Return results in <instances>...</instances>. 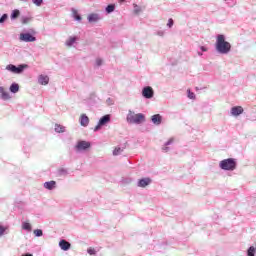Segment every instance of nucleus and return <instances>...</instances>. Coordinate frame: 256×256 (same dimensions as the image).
Masks as SVG:
<instances>
[{"mask_svg":"<svg viewBox=\"0 0 256 256\" xmlns=\"http://www.w3.org/2000/svg\"><path fill=\"white\" fill-rule=\"evenodd\" d=\"M1 91H3V87L0 86V93H1Z\"/></svg>","mask_w":256,"mask_h":256,"instance_id":"44","label":"nucleus"},{"mask_svg":"<svg viewBox=\"0 0 256 256\" xmlns=\"http://www.w3.org/2000/svg\"><path fill=\"white\" fill-rule=\"evenodd\" d=\"M21 15V12L19 10H14L11 14V19H17Z\"/></svg>","mask_w":256,"mask_h":256,"instance_id":"29","label":"nucleus"},{"mask_svg":"<svg viewBox=\"0 0 256 256\" xmlns=\"http://www.w3.org/2000/svg\"><path fill=\"white\" fill-rule=\"evenodd\" d=\"M166 30H157L156 35L158 37H165Z\"/></svg>","mask_w":256,"mask_h":256,"instance_id":"33","label":"nucleus"},{"mask_svg":"<svg viewBox=\"0 0 256 256\" xmlns=\"http://www.w3.org/2000/svg\"><path fill=\"white\" fill-rule=\"evenodd\" d=\"M56 185H57V182H55V181H53V180L44 183L45 189H48L49 191L55 189Z\"/></svg>","mask_w":256,"mask_h":256,"instance_id":"15","label":"nucleus"},{"mask_svg":"<svg viewBox=\"0 0 256 256\" xmlns=\"http://www.w3.org/2000/svg\"><path fill=\"white\" fill-rule=\"evenodd\" d=\"M22 229L25 231H31V224L29 222H23Z\"/></svg>","mask_w":256,"mask_h":256,"instance_id":"27","label":"nucleus"},{"mask_svg":"<svg viewBox=\"0 0 256 256\" xmlns=\"http://www.w3.org/2000/svg\"><path fill=\"white\" fill-rule=\"evenodd\" d=\"M11 93H17L19 91V84L14 83L10 86Z\"/></svg>","mask_w":256,"mask_h":256,"instance_id":"23","label":"nucleus"},{"mask_svg":"<svg viewBox=\"0 0 256 256\" xmlns=\"http://www.w3.org/2000/svg\"><path fill=\"white\" fill-rule=\"evenodd\" d=\"M154 94H155V92H154V88H152V86H144L142 88L143 98L151 99V98H153Z\"/></svg>","mask_w":256,"mask_h":256,"instance_id":"5","label":"nucleus"},{"mask_svg":"<svg viewBox=\"0 0 256 256\" xmlns=\"http://www.w3.org/2000/svg\"><path fill=\"white\" fill-rule=\"evenodd\" d=\"M9 230V226H3L0 224V237H3L5 235V231Z\"/></svg>","mask_w":256,"mask_h":256,"instance_id":"24","label":"nucleus"},{"mask_svg":"<svg viewBox=\"0 0 256 256\" xmlns=\"http://www.w3.org/2000/svg\"><path fill=\"white\" fill-rule=\"evenodd\" d=\"M91 147V143L88 141H79L75 146L76 151H87Z\"/></svg>","mask_w":256,"mask_h":256,"instance_id":"7","label":"nucleus"},{"mask_svg":"<svg viewBox=\"0 0 256 256\" xmlns=\"http://www.w3.org/2000/svg\"><path fill=\"white\" fill-rule=\"evenodd\" d=\"M34 235H35L36 237H41V236H43V230H41V229H36V230H34Z\"/></svg>","mask_w":256,"mask_h":256,"instance_id":"31","label":"nucleus"},{"mask_svg":"<svg viewBox=\"0 0 256 256\" xmlns=\"http://www.w3.org/2000/svg\"><path fill=\"white\" fill-rule=\"evenodd\" d=\"M102 64H103L102 58H99V57H98V67L101 66Z\"/></svg>","mask_w":256,"mask_h":256,"instance_id":"41","label":"nucleus"},{"mask_svg":"<svg viewBox=\"0 0 256 256\" xmlns=\"http://www.w3.org/2000/svg\"><path fill=\"white\" fill-rule=\"evenodd\" d=\"M88 253H89V255H95V250H94V248H88Z\"/></svg>","mask_w":256,"mask_h":256,"instance_id":"39","label":"nucleus"},{"mask_svg":"<svg viewBox=\"0 0 256 256\" xmlns=\"http://www.w3.org/2000/svg\"><path fill=\"white\" fill-rule=\"evenodd\" d=\"M243 112L244 108L242 106H233L231 108V116H240Z\"/></svg>","mask_w":256,"mask_h":256,"instance_id":"9","label":"nucleus"},{"mask_svg":"<svg viewBox=\"0 0 256 256\" xmlns=\"http://www.w3.org/2000/svg\"><path fill=\"white\" fill-rule=\"evenodd\" d=\"M247 256H256V245L255 247L254 245L249 247V249L247 250Z\"/></svg>","mask_w":256,"mask_h":256,"instance_id":"20","label":"nucleus"},{"mask_svg":"<svg viewBox=\"0 0 256 256\" xmlns=\"http://www.w3.org/2000/svg\"><path fill=\"white\" fill-rule=\"evenodd\" d=\"M173 25H174L173 19H168V22H167L168 29H172Z\"/></svg>","mask_w":256,"mask_h":256,"instance_id":"34","label":"nucleus"},{"mask_svg":"<svg viewBox=\"0 0 256 256\" xmlns=\"http://www.w3.org/2000/svg\"><path fill=\"white\" fill-rule=\"evenodd\" d=\"M22 256H33V254H24Z\"/></svg>","mask_w":256,"mask_h":256,"instance_id":"43","label":"nucleus"},{"mask_svg":"<svg viewBox=\"0 0 256 256\" xmlns=\"http://www.w3.org/2000/svg\"><path fill=\"white\" fill-rule=\"evenodd\" d=\"M77 37L76 36H70L67 40H66V46L67 47H73V45H75V43H77Z\"/></svg>","mask_w":256,"mask_h":256,"instance_id":"14","label":"nucleus"},{"mask_svg":"<svg viewBox=\"0 0 256 256\" xmlns=\"http://www.w3.org/2000/svg\"><path fill=\"white\" fill-rule=\"evenodd\" d=\"M219 167H221V169H225V171H234V169L237 167V160H235V158L221 160Z\"/></svg>","mask_w":256,"mask_h":256,"instance_id":"3","label":"nucleus"},{"mask_svg":"<svg viewBox=\"0 0 256 256\" xmlns=\"http://www.w3.org/2000/svg\"><path fill=\"white\" fill-rule=\"evenodd\" d=\"M187 95H188V98H190L191 100H195L196 98L195 92H192L190 89L187 90Z\"/></svg>","mask_w":256,"mask_h":256,"instance_id":"28","label":"nucleus"},{"mask_svg":"<svg viewBox=\"0 0 256 256\" xmlns=\"http://www.w3.org/2000/svg\"><path fill=\"white\" fill-rule=\"evenodd\" d=\"M7 14H4L1 18H0V23H5V21H7Z\"/></svg>","mask_w":256,"mask_h":256,"instance_id":"38","label":"nucleus"},{"mask_svg":"<svg viewBox=\"0 0 256 256\" xmlns=\"http://www.w3.org/2000/svg\"><path fill=\"white\" fill-rule=\"evenodd\" d=\"M0 93H1V99H3L4 101L11 99L9 92L5 91V89H2Z\"/></svg>","mask_w":256,"mask_h":256,"instance_id":"17","label":"nucleus"},{"mask_svg":"<svg viewBox=\"0 0 256 256\" xmlns=\"http://www.w3.org/2000/svg\"><path fill=\"white\" fill-rule=\"evenodd\" d=\"M7 71H11V73H15L19 75L20 73H23L25 69H27V65H19L18 67L10 64L6 66Z\"/></svg>","mask_w":256,"mask_h":256,"instance_id":"4","label":"nucleus"},{"mask_svg":"<svg viewBox=\"0 0 256 256\" xmlns=\"http://www.w3.org/2000/svg\"><path fill=\"white\" fill-rule=\"evenodd\" d=\"M80 125H82V127H87L89 125V117H87V115L82 114L80 116Z\"/></svg>","mask_w":256,"mask_h":256,"instance_id":"13","label":"nucleus"},{"mask_svg":"<svg viewBox=\"0 0 256 256\" xmlns=\"http://www.w3.org/2000/svg\"><path fill=\"white\" fill-rule=\"evenodd\" d=\"M126 120L128 124H142V122H145L146 116L142 113L135 114L133 110H129Z\"/></svg>","mask_w":256,"mask_h":256,"instance_id":"2","label":"nucleus"},{"mask_svg":"<svg viewBox=\"0 0 256 256\" xmlns=\"http://www.w3.org/2000/svg\"><path fill=\"white\" fill-rule=\"evenodd\" d=\"M150 183H152L151 178H141L138 179L137 185L138 187H147V185H150Z\"/></svg>","mask_w":256,"mask_h":256,"instance_id":"10","label":"nucleus"},{"mask_svg":"<svg viewBox=\"0 0 256 256\" xmlns=\"http://www.w3.org/2000/svg\"><path fill=\"white\" fill-rule=\"evenodd\" d=\"M38 83L40 85H48L49 84V76L40 75L38 79Z\"/></svg>","mask_w":256,"mask_h":256,"instance_id":"16","label":"nucleus"},{"mask_svg":"<svg viewBox=\"0 0 256 256\" xmlns=\"http://www.w3.org/2000/svg\"><path fill=\"white\" fill-rule=\"evenodd\" d=\"M115 9H116V5L114 4L107 5L106 13L111 14L115 11Z\"/></svg>","mask_w":256,"mask_h":256,"instance_id":"22","label":"nucleus"},{"mask_svg":"<svg viewBox=\"0 0 256 256\" xmlns=\"http://www.w3.org/2000/svg\"><path fill=\"white\" fill-rule=\"evenodd\" d=\"M72 17L75 19V21H81V15H79V12L73 8L72 9Z\"/></svg>","mask_w":256,"mask_h":256,"instance_id":"19","label":"nucleus"},{"mask_svg":"<svg viewBox=\"0 0 256 256\" xmlns=\"http://www.w3.org/2000/svg\"><path fill=\"white\" fill-rule=\"evenodd\" d=\"M106 102H107L108 106H112L114 104L113 98H107Z\"/></svg>","mask_w":256,"mask_h":256,"instance_id":"37","label":"nucleus"},{"mask_svg":"<svg viewBox=\"0 0 256 256\" xmlns=\"http://www.w3.org/2000/svg\"><path fill=\"white\" fill-rule=\"evenodd\" d=\"M199 56H203V51H198Z\"/></svg>","mask_w":256,"mask_h":256,"instance_id":"42","label":"nucleus"},{"mask_svg":"<svg viewBox=\"0 0 256 256\" xmlns=\"http://www.w3.org/2000/svg\"><path fill=\"white\" fill-rule=\"evenodd\" d=\"M151 121L153 122V124H155L156 126H160V124H162V116L161 114H154L151 117Z\"/></svg>","mask_w":256,"mask_h":256,"instance_id":"12","label":"nucleus"},{"mask_svg":"<svg viewBox=\"0 0 256 256\" xmlns=\"http://www.w3.org/2000/svg\"><path fill=\"white\" fill-rule=\"evenodd\" d=\"M59 247L62 251H69V249H71V243L67 242V240H61L59 242Z\"/></svg>","mask_w":256,"mask_h":256,"instance_id":"11","label":"nucleus"},{"mask_svg":"<svg viewBox=\"0 0 256 256\" xmlns=\"http://www.w3.org/2000/svg\"><path fill=\"white\" fill-rule=\"evenodd\" d=\"M88 21L89 23H95V21H97V14H90L88 16Z\"/></svg>","mask_w":256,"mask_h":256,"instance_id":"26","label":"nucleus"},{"mask_svg":"<svg viewBox=\"0 0 256 256\" xmlns=\"http://www.w3.org/2000/svg\"><path fill=\"white\" fill-rule=\"evenodd\" d=\"M174 142V138H170L166 144L164 145V148H162V150H164V152H169L170 148L169 146H171V144H173Z\"/></svg>","mask_w":256,"mask_h":256,"instance_id":"18","label":"nucleus"},{"mask_svg":"<svg viewBox=\"0 0 256 256\" xmlns=\"http://www.w3.org/2000/svg\"><path fill=\"white\" fill-rule=\"evenodd\" d=\"M20 41H25V43H33L34 41H37V38L30 33H22L20 34Z\"/></svg>","mask_w":256,"mask_h":256,"instance_id":"8","label":"nucleus"},{"mask_svg":"<svg viewBox=\"0 0 256 256\" xmlns=\"http://www.w3.org/2000/svg\"><path fill=\"white\" fill-rule=\"evenodd\" d=\"M58 175H67V170L65 168H59L57 170Z\"/></svg>","mask_w":256,"mask_h":256,"instance_id":"30","label":"nucleus"},{"mask_svg":"<svg viewBox=\"0 0 256 256\" xmlns=\"http://www.w3.org/2000/svg\"><path fill=\"white\" fill-rule=\"evenodd\" d=\"M232 49V44L229 42L225 34H217L215 42V50L219 54H229Z\"/></svg>","mask_w":256,"mask_h":256,"instance_id":"1","label":"nucleus"},{"mask_svg":"<svg viewBox=\"0 0 256 256\" xmlns=\"http://www.w3.org/2000/svg\"><path fill=\"white\" fill-rule=\"evenodd\" d=\"M55 132L56 133H65V127L59 124H55Z\"/></svg>","mask_w":256,"mask_h":256,"instance_id":"21","label":"nucleus"},{"mask_svg":"<svg viewBox=\"0 0 256 256\" xmlns=\"http://www.w3.org/2000/svg\"><path fill=\"white\" fill-rule=\"evenodd\" d=\"M122 152H124V148H115V150L113 151V156H120V154H122Z\"/></svg>","mask_w":256,"mask_h":256,"instance_id":"25","label":"nucleus"},{"mask_svg":"<svg viewBox=\"0 0 256 256\" xmlns=\"http://www.w3.org/2000/svg\"><path fill=\"white\" fill-rule=\"evenodd\" d=\"M200 50L203 52H207L208 48L207 46H200Z\"/></svg>","mask_w":256,"mask_h":256,"instance_id":"40","label":"nucleus"},{"mask_svg":"<svg viewBox=\"0 0 256 256\" xmlns=\"http://www.w3.org/2000/svg\"><path fill=\"white\" fill-rule=\"evenodd\" d=\"M134 13L136 14L141 13V7H139V5H134Z\"/></svg>","mask_w":256,"mask_h":256,"instance_id":"35","label":"nucleus"},{"mask_svg":"<svg viewBox=\"0 0 256 256\" xmlns=\"http://www.w3.org/2000/svg\"><path fill=\"white\" fill-rule=\"evenodd\" d=\"M41 3H43V0H33V4L37 5V7H40Z\"/></svg>","mask_w":256,"mask_h":256,"instance_id":"36","label":"nucleus"},{"mask_svg":"<svg viewBox=\"0 0 256 256\" xmlns=\"http://www.w3.org/2000/svg\"><path fill=\"white\" fill-rule=\"evenodd\" d=\"M23 25H27V23H31V17L22 18Z\"/></svg>","mask_w":256,"mask_h":256,"instance_id":"32","label":"nucleus"},{"mask_svg":"<svg viewBox=\"0 0 256 256\" xmlns=\"http://www.w3.org/2000/svg\"><path fill=\"white\" fill-rule=\"evenodd\" d=\"M111 122V114H105V116H102V118L98 121V131L103 127L106 126Z\"/></svg>","mask_w":256,"mask_h":256,"instance_id":"6","label":"nucleus"}]
</instances>
